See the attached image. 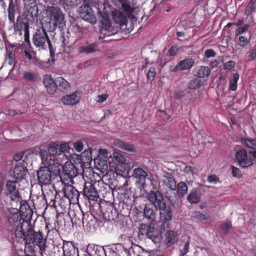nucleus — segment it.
<instances>
[{
	"instance_id": "f257e3e1",
	"label": "nucleus",
	"mask_w": 256,
	"mask_h": 256,
	"mask_svg": "<svg viewBox=\"0 0 256 256\" xmlns=\"http://www.w3.org/2000/svg\"><path fill=\"white\" fill-rule=\"evenodd\" d=\"M33 214V210L28 204H24L20 206V212H10L7 216L10 226L12 228V234L15 237L21 238L24 236V230L23 224L26 222L29 226Z\"/></svg>"
},
{
	"instance_id": "f03ea898",
	"label": "nucleus",
	"mask_w": 256,
	"mask_h": 256,
	"mask_svg": "<svg viewBox=\"0 0 256 256\" xmlns=\"http://www.w3.org/2000/svg\"><path fill=\"white\" fill-rule=\"evenodd\" d=\"M24 228V236L21 238L15 237L17 242L23 240L26 241V244H36L40 248V250L42 251L46 248V239L44 237L42 232H36L34 230L32 226H29L28 224L25 222L23 224Z\"/></svg>"
},
{
	"instance_id": "7ed1b4c3",
	"label": "nucleus",
	"mask_w": 256,
	"mask_h": 256,
	"mask_svg": "<svg viewBox=\"0 0 256 256\" xmlns=\"http://www.w3.org/2000/svg\"><path fill=\"white\" fill-rule=\"evenodd\" d=\"M32 40L34 46L38 48L39 50H46L48 48L50 54H54L51 42L44 26L36 30Z\"/></svg>"
},
{
	"instance_id": "20e7f679",
	"label": "nucleus",
	"mask_w": 256,
	"mask_h": 256,
	"mask_svg": "<svg viewBox=\"0 0 256 256\" xmlns=\"http://www.w3.org/2000/svg\"><path fill=\"white\" fill-rule=\"evenodd\" d=\"M48 152L50 161H52L54 167H58L60 162H58L57 157L62 156L64 157L65 153L68 151L70 146L67 143L59 144L57 142H52L48 146Z\"/></svg>"
},
{
	"instance_id": "39448f33",
	"label": "nucleus",
	"mask_w": 256,
	"mask_h": 256,
	"mask_svg": "<svg viewBox=\"0 0 256 256\" xmlns=\"http://www.w3.org/2000/svg\"><path fill=\"white\" fill-rule=\"evenodd\" d=\"M50 16V21L45 24V26L48 27V31L53 32L57 26L62 24L64 20V16L60 8L54 6H50L48 9Z\"/></svg>"
},
{
	"instance_id": "423d86ee",
	"label": "nucleus",
	"mask_w": 256,
	"mask_h": 256,
	"mask_svg": "<svg viewBox=\"0 0 256 256\" xmlns=\"http://www.w3.org/2000/svg\"><path fill=\"white\" fill-rule=\"evenodd\" d=\"M235 157L238 166L242 168H246L254 164L250 156V152H248L244 148H236Z\"/></svg>"
},
{
	"instance_id": "0eeeda50",
	"label": "nucleus",
	"mask_w": 256,
	"mask_h": 256,
	"mask_svg": "<svg viewBox=\"0 0 256 256\" xmlns=\"http://www.w3.org/2000/svg\"><path fill=\"white\" fill-rule=\"evenodd\" d=\"M140 232L142 235H146L155 244L159 242L162 238L161 232L158 230L147 224H141Z\"/></svg>"
},
{
	"instance_id": "6e6552de",
	"label": "nucleus",
	"mask_w": 256,
	"mask_h": 256,
	"mask_svg": "<svg viewBox=\"0 0 256 256\" xmlns=\"http://www.w3.org/2000/svg\"><path fill=\"white\" fill-rule=\"evenodd\" d=\"M8 12V20L10 22L14 24V30L15 32H21L22 29H24V30L26 26H29V24L28 22H24L22 21H18L16 24H14L16 10L15 5L14 3L13 0H10Z\"/></svg>"
},
{
	"instance_id": "1a4fd4ad",
	"label": "nucleus",
	"mask_w": 256,
	"mask_h": 256,
	"mask_svg": "<svg viewBox=\"0 0 256 256\" xmlns=\"http://www.w3.org/2000/svg\"><path fill=\"white\" fill-rule=\"evenodd\" d=\"M146 196L156 210L164 208L166 203L162 193L159 190H150L146 194Z\"/></svg>"
},
{
	"instance_id": "9d476101",
	"label": "nucleus",
	"mask_w": 256,
	"mask_h": 256,
	"mask_svg": "<svg viewBox=\"0 0 256 256\" xmlns=\"http://www.w3.org/2000/svg\"><path fill=\"white\" fill-rule=\"evenodd\" d=\"M50 166H42L38 170L37 176L40 185H48L51 183L52 172Z\"/></svg>"
},
{
	"instance_id": "9b49d317",
	"label": "nucleus",
	"mask_w": 256,
	"mask_h": 256,
	"mask_svg": "<svg viewBox=\"0 0 256 256\" xmlns=\"http://www.w3.org/2000/svg\"><path fill=\"white\" fill-rule=\"evenodd\" d=\"M80 15L82 18L91 24H94L96 22V17L92 8L84 2L80 8Z\"/></svg>"
},
{
	"instance_id": "f8f14e48",
	"label": "nucleus",
	"mask_w": 256,
	"mask_h": 256,
	"mask_svg": "<svg viewBox=\"0 0 256 256\" xmlns=\"http://www.w3.org/2000/svg\"><path fill=\"white\" fill-rule=\"evenodd\" d=\"M83 195L88 200L98 202L99 196L94 184L90 182H85L83 189Z\"/></svg>"
},
{
	"instance_id": "ddd939ff",
	"label": "nucleus",
	"mask_w": 256,
	"mask_h": 256,
	"mask_svg": "<svg viewBox=\"0 0 256 256\" xmlns=\"http://www.w3.org/2000/svg\"><path fill=\"white\" fill-rule=\"evenodd\" d=\"M102 16L104 20L102 21V27L100 30V38H104L106 36H108L114 34L112 31V28L110 21L108 18V14H104Z\"/></svg>"
},
{
	"instance_id": "4468645a",
	"label": "nucleus",
	"mask_w": 256,
	"mask_h": 256,
	"mask_svg": "<svg viewBox=\"0 0 256 256\" xmlns=\"http://www.w3.org/2000/svg\"><path fill=\"white\" fill-rule=\"evenodd\" d=\"M194 63V61L192 58H185L180 60L176 66H172L170 67V70L174 72L188 70L192 68Z\"/></svg>"
},
{
	"instance_id": "2eb2a0df",
	"label": "nucleus",
	"mask_w": 256,
	"mask_h": 256,
	"mask_svg": "<svg viewBox=\"0 0 256 256\" xmlns=\"http://www.w3.org/2000/svg\"><path fill=\"white\" fill-rule=\"evenodd\" d=\"M96 204L100 208V212L105 218H108L109 220H114L115 218H117L118 212L112 205H106V208H102L99 203L96 202Z\"/></svg>"
},
{
	"instance_id": "dca6fc26",
	"label": "nucleus",
	"mask_w": 256,
	"mask_h": 256,
	"mask_svg": "<svg viewBox=\"0 0 256 256\" xmlns=\"http://www.w3.org/2000/svg\"><path fill=\"white\" fill-rule=\"evenodd\" d=\"M112 15L113 20L120 26L126 25L128 22V18L130 16L125 12L116 8L112 12Z\"/></svg>"
},
{
	"instance_id": "f3484780",
	"label": "nucleus",
	"mask_w": 256,
	"mask_h": 256,
	"mask_svg": "<svg viewBox=\"0 0 256 256\" xmlns=\"http://www.w3.org/2000/svg\"><path fill=\"white\" fill-rule=\"evenodd\" d=\"M28 173V170L24 162H20L15 165L14 168V176L17 180L25 178Z\"/></svg>"
},
{
	"instance_id": "a211bd4d",
	"label": "nucleus",
	"mask_w": 256,
	"mask_h": 256,
	"mask_svg": "<svg viewBox=\"0 0 256 256\" xmlns=\"http://www.w3.org/2000/svg\"><path fill=\"white\" fill-rule=\"evenodd\" d=\"M64 196L69 200L72 204H76L78 202L80 193L74 186H68L64 190Z\"/></svg>"
},
{
	"instance_id": "6ab92c4d",
	"label": "nucleus",
	"mask_w": 256,
	"mask_h": 256,
	"mask_svg": "<svg viewBox=\"0 0 256 256\" xmlns=\"http://www.w3.org/2000/svg\"><path fill=\"white\" fill-rule=\"evenodd\" d=\"M62 168V173L66 176L65 179H72L78 174V168L70 162H66Z\"/></svg>"
},
{
	"instance_id": "aec40b11",
	"label": "nucleus",
	"mask_w": 256,
	"mask_h": 256,
	"mask_svg": "<svg viewBox=\"0 0 256 256\" xmlns=\"http://www.w3.org/2000/svg\"><path fill=\"white\" fill-rule=\"evenodd\" d=\"M16 182L8 180L6 182V188L8 190L7 196H10L11 200H14L20 197L18 190L16 188Z\"/></svg>"
},
{
	"instance_id": "412c9836",
	"label": "nucleus",
	"mask_w": 256,
	"mask_h": 256,
	"mask_svg": "<svg viewBox=\"0 0 256 256\" xmlns=\"http://www.w3.org/2000/svg\"><path fill=\"white\" fill-rule=\"evenodd\" d=\"M4 63L10 66H12L11 70L14 69L17 64L16 54L14 50V46L10 45V47L6 48V56L4 58Z\"/></svg>"
},
{
	"instance_id": "4be33fe9",
	"label": "nucleus",
	"mask_w": 256,
	"mask_h": 256,
	"mask_svg": "<svg viewBox=\"0 0 256 256\" xmlns=\"http://www.w3.org/2000/svg\"><path fill=\"white\" fill-rule=\"evenodd\" d=\"M62 250L64 256H78V249L72 242L64 240Z\"/></svg>"
},
{
	"instance_id": "5701e85b",
	"label": "nucleus",
	"mask_w": 256,
	"mask_h": 256,
	"mask_svg": "<svg viewBox=\"0 0 256 256\" xmlns=\"http://www.w3.org/2000/svg\"><path fill=\"white\" fill-rule=\"evenodd\" d=\"M160 212L161 218L162 225L164 227H168L170 222L172 220L173 214L171 208L170 206L166 207L164 204V208L158 209Z\"/></svg>"
},
{
	"instance_id": "b1692460",
	"label": "nucleus",
	"mask_w": 256,
	"mask_h": 256,
	"mask_svg": "<svg viewBox=\"0 0 256 256\" xmlns=\"http://www.w3.org/2000/svg\"><path fill=\"white\" fill-rule=\"evenodd\" d=\"M42 82L49 94H52L56 92V80H54L50 76L44 75Z\"/></svg>"
},
{
	"instance_id": "393cba45",
	"label": "nucleus",
	"mask_w": 256,
	"mask_h": 256,
	"mask_svg": "<svg viewBox=\"0 0 256 256\" xmlns=\"http://www.w3.org/2000/svg\"><path fill=\"white\" fill-rule=\"evenodd\" d=\"M81 97V93L76 92L72 94L67 95L62 98V102L66 105L73 106L76 104Z\"/></svg>"
},
{
	"instance_id": "a878e982",
	"label": "nucleus",
	"mask_w": 256,
	"mask_h": 256,
	"mask_svg": "<svg viewBox=\"0 0 256 256\" xmlns=\"http://www.w3.org/2000/svg\"><path fill=\"white\" fill-rule=\"evenodd\" d=\"M178 233L173 230H167L164 235V242L167 246H170L178 240Z\"/></svg>"
},
{
	"instance_id": "bb28decb",
	"label": "nucleus",
	"mask_w": 256,
	"mask_h": 256,
	"mask_svg": "<svg viewBox=\"0 0 256 256\" xmlns=\"http://www.w3.org/2000/svg\"><path fill=\"white\" fill-rule=\"evenodd\" d=\"M120 10H122L126 14L130 16L134 12V8L132 6L130 0H118Z\"/></svg>"
},
{
	"instance_id": "cd10ccee",
	"label": "nucleus",
	"mask_w": 256,
	"mask_h": 256,
	"mask_svg": "<svg viewBox=\"0 0 256 256\" xmlns=\"http://www.w3.org/2000/svg\"><path fill=\"white\" fill-rule=\"evenodd\" d=\"M201 194L199 190L194 188L187 196V200L191 204H197L200 201Z\"/></svg>"
},
{
	"instance_id": "c85d7f7f",
	"label": "nucleus",
	"mask_w": 256,
	"mask_h": 256,
	"mask_svg": "<svg viewBox=\"0 0 256 256\" xmlns=\"http://www.w3.org/2000/svg\"><path fill=\"white\" fill-rule=\"evenodd\" d=\"M116 146L122 150L129 152H134L136 151V148L133 144H128L122 140H117L116 142Z\"/></svg>"
},
{
	"instance_id": "c756f323",
	"label": "nucleus",
	"mask_w": 256,
	"mask_h": 256,
	"mask_svg": "<svg viewBox=\"0 0 256 256\" xmlns=\"http://www.w3.org/2000/svg\"><path fill=\"white\" fill-rule=\"evenodd\" d=\"M164 182L168 188L172 190L176 188V182L174 178L172 176H164Z\"/></svg>"
},
{
	"instance_id": "7c9ffc66",
	"label": "nucleus",
	"mask_w": 256,
	"mask_h": 256,
	"mask_svg": "<svg viewBox=\"0 0 256 256\" xmlns=\"http://www.w3.org/2000/svg\"><path fill=\"white\" fill-rule=\"evenodd\" d=\"M56 88L62 91L70 88L69 83L62 77H58L56 79Z\"/></svg>"
},
{
	"instance_id": "2f4dec72",
	"label": "nucleus",
	"mask_w": 256,
	"mask_h": 256,
	"mask_svg": "<svg viewBox=\"0 0 256 256\" xmlns=\"http://www.w3.org/2000/svg\"><path fill=\"white\" fill-rule=\"evenodd\" d=\"M177 194L179 198L184 197L188 192V186L184 182H180L176 186Z\"/></svg>"
},
{
	"instance_id": "473e14b6",
	"label": "nucleus",
	"mask_w": 256,
	"mask_h": 256,
	"mask_svg": "<svg viewBox=\"0 0 256 256\" xmlns=\"http://www.w3.org/2000/svg\"><path fill=\"white\" fill-rule=\"evenodd\" d=\"M240 141L246 146L252 149H256V138L242 137L240 138Z\"/></svg>"
},
{
	"instance_id": "72a5a7b5",
	"label": "nucleus",
	"mask_w": 256,
	"mask_h": 256,
	"mask_svg": "<svg viewBox=\"0 0 256 256\" xmlns=\"http://www.w3.org/2000/svg\"><path fill=\"white\" fill-rule=\"evenodd\" d=\"M26 10L28 16H30L32 18H37L38 14V6L36 3H32L31 6H30L28 7L27 6Z\"/></svg>"
},
{
	"instance_id": "f704fd0d",
	"label": "nucleus",
	"mask_w": 256,
	"mask_h": 256,
	"mask_svg": "<svg viewBox=\"0 0 256 256\" xmlns=\"http://www.w3.org/2000/svg\"><path fill=\"white\" fill-rule=\"evenodd\" d=\"M196 76L199 78L207 77L210 73V70L208 66H200L196 70Z\"/></svg>"
},
{
	"instance_id": "c9c22d12",
	"label": "nucleus",
	"mask_w": 256,
	"mask_h": 256,
	"mask_svg": "<svg viewBox=\"0 0 256 256\" xmlns=\"http://www.w3.org/2000/svg\"><path fill=\"white\" fill-rule=\"evenodd\" d=\"M94 163L96 168L101 172L106 170L108 169V166L107 162L105 160L96 158L94 160Z\"/></svg>"
},
{
	"instance_id": "e433bc0d",
	"label": "nucleus",
	"mask_w": 256,
	"mask_h": 256,
	"mask_svg": "<svg viewBox=\"0 0 256 256\" xmlns=\"http://www.w3.org/2000/svg\"><path fill=\"white\" fill-rule=\"evenodd\" d=\"M144 214L146 218L149 220L150 222H153L156 218V213L154 210L144 205Z\"/></svg>"
},
{
	"instance_id": "4c0bfd02",
	"label": "nucleus",
	"mask_w": 256,
	"mask_h": 256,
	"mask_svg": "<svg viewBox=\"0 0 256 256\" xmlns=\"http://www.w3.org/2000/svg\"><path fill=\"white\" fill-rule=\"evenodd\" d=\"M97 44L96 43H92L90 44L82 46L79 48L80 52H86L88 54L92 53L96 50Z\"/></svg>"
},
{
	"instance_id": "58836bf2",
	"label": "nucleus",
	"mask_w": 256,
	"mask_h": 256,
	"mask_svg": "<svg viewBox=\"0 0 256 256\" xmlns=\"http://www.w3.org/2000/svg\"><path fill=\"white\" fill-rule=\"evenodd\" d=\"M134 175L136 178L139 180V182L145 180L148 176L147 173L141 168H136L134 170Z\"/></svg>"
},
{
	"instance_id": "ea45409f",
	"label": "nucleus",
	"mask_w": 256,
	"mask_h": 256,
	"mask_svg": "<svg viewBox=\"0 0 256 256\" xmlns=\"http://www.w3.org/2000/svg\"><path fill=\"white\" fill-rule=\"evenodd\" d=\"M256 0H250L246 6L244 14L246 16H250L256 10Z\"/></svg>"
},
{
	"instance_id": "a19ab883",
	"label": "nucleus",
	"mask_w": 256,
	"mask_h": 256,
	"mask_svg": "<svg viewBox=\"0 0 256 256\" xmlns=\"http://www.w3.org/2000/svg\"><path fill=\"white\" fill-rule=\"evenodd\" d=\"M239 79V75L236 72L233 74L232 78L230 80L229 88L232 91H235L238 87V82Z\"/></svg>"
},
{
	"instance_id": "79ce46f5",
	"label": "nucleus",
	"mask_w": 256,
	"mask_h": 256,
	"mask_svg": "<svg viewBox=\"0 0 256 256\" xmlns=\"http://www.w3.org/2000/svg\"><path fill=\"white\" fill-rule=\"evenodd\" d=\"M22 76L24 80L31 82H35L38 80V76L32 72L26 71L24 72Z\"/></svg>"
},
{
	"instance_id": "37998d69",
	"label": "nucleus",
	"mask_w": 256,
	"mask_h": 256,
	"mask_svg": "<svg viewBox=\"0 0 256 256\" xmlns=\"http://www.w3.org/2000/svg\"><path fill=\"white\" fill-rule=\"evenodd\" d=\"M200 85V81L197 78H194L188 82L187 90H196L198 88Z\"/></svg>"
},
{
	"instance_id": "c03bdc74",
	"label": "nucleus",
	"mask_w": 256,
	"mask_h": 256,
	"mask_svg": "<svg viewBox=\"0 0 256 256\" xmlns=\"http://www.w3.org/2000/svg\"><path fill=\"white\" fill-rule=\"evenodd\" d=\"M39 154L42 160L47 162L48 166H52L53 165V163L52 161H50V156L48 152V150L46 151L44 150H40Z\"/></svg>"
},
{
	"instance_id": "a18cd8bd",
	"label": "nucleus",
	"mask_w": 256,
	"mask_h": 256,
	"mask_svg": "<svg viewBox=\"0 0 256 256\" xmlns=\"http://www.w3.org/2000/svg\"><path fill=\"white\" fill-rule=\"evenodd\" d=\"M46 194L47 196L45 194H43V196H40L41 199L44 198L46 202H48L50 200V204H52V206L54 205L55 204V195L53 194L51 191L46 192Z\"/></svg>"
},
{
	"instance_id": "49530a36",
	"label": "nucleus",
	"mask_w": 256,
	"mask_h": 256,
	"mask_svg": "<svg viewBox=\"0 0 256 256\" xmlns=\"http://www.w3.org/2000/svg\"><path fill=\"white\" fill-rule=\"evenodd\" d=\"M190 91L186 89L182 91H174V97L176 100H178L184 98L186 94H190Z\"/></svg>"
},
{
	"instance_id": "de8ad7c7",
	"label": "nucleus",
	"mask_w": 256,
	"mask_h": 256,
	"mask_svg": "<svg viewBox=\"0 0 256 256\" xmlns=\"http://www.w3.org/2000/svg\"><path fill=\"white\" fill-rule=\"evenodd\" d=\"M232 226V222L230 220H226L220 225V228L223 231V233L224 234H228L229 232V230Z\"/></svg>"
},
{
	"instance_id": "09e8293b",
	"label": "nucleus",
	"mask_w": 256,
	"mask_h": 256,
	"mask_svg": "<svg viewBox=\"0 0 256 256\" xmlns=\"http://www.w3.org/2000/svg\"><path fill=\"white\" fill-rule=\"evenodd\" d=\"M179 50V47L176 44L172 45L166 54L167 56H176Z\"/></svg>"
},
{
	"instance_id": "8fccbe9b",
	"label": "nucleus",
	"mask_w": 256,
	"mask_h": 256,
	"mask_svg": "<svg viewBox=\"0 0 256 256\" xmlns=\"http://www.w3.org/2000/svg\"><path fill=\"white\" fill-rule=\"evenodd\" d=\"M156 68L153 66L150 67L149 68L146 75L148 80L152 82L154 80V77L156 76Z\"/></svg>"
},
{
	"instance_id": "3c124183",
	"label": "nucleus",
	"mask_w": 256,
	"mask_h": 256,
	"mask_svg": "<svg viewBox=\"0 0 256 256\" xmlns=\"http://www.w3.org/2000/svg\"><path fill=\"white\" fill-rule=\"evenodd\" d=\"M231 168L232 175L234 177L240 178L242 176V172L238 168L234 166H232Z\"/></svg>"
},
{
	"instance_id": "603ef678",
	"label": "nucleus",
	"mask_w": 256,
	"mask_h": 256,
	"mask_svg": "<svg viewBox=\"0 0 256 256\" xmlns=\"http://www.w3.org/2000/svg\"><path fill=\"white\" fill-rule=\"evenodd\" d=\"M250 42V40H248L244 36H240L238 38V45L242 47L246 46Z\"/></svg>"
},
{
	"instance_id": "864d4df0",
	"label": "nucleus",
	"mask_w": 256,
	"mask_h": 256,
	"mask_svg": "<svg viewBox=\"0 0 256 256\" xmlns=\"http://www.w3.org/2000/svg\"><path fill=\"white\" fill-rule=\"evenodd\" d=\"M207 181L211 184H217L220 182V178L216 174H211L208 176Z\"/></svg>"
},
{
	"instance_id": "5fc2aeb1",
	"label": "nucleus",
	"mask_w": 256,
	"mask_h": 256,
	"mask_svg": "<svg viewBox=\"0 0 256 256\" xmlns=\"http://www.w3.org/2000/svg\"><path fill=\"white\" fill-rule=\"evenodd\" d=\"M82 159L84 157H86V159L88 160H90V163L92 161V148H88V150H85L82 153Z\"/></svg>"
},
{
	"instance_id": "6e6d98bb",
	"label": "nucleus",
	"mask_w": 256,
	"mask_h": 256,
	"mask_svg": "<svg viewBox=\"0 0 256 256\" xmlns=\"http://www.w3.org/2000/svg\"><path fill=\"white\" fill-rule=\"evenodd\" d=\"M114 158L115 160L118 161L120 164H123L126 162L125 158L122 156L118 152H114Z\"/></svg>"
},
{
	"instance_id": "4d7b16f0",
	"label": "nucleus",
	"mask_w": 256,
	"mask_h": 256,
	"mask_svg": "<svg viewBox=\"0 0 256 256\" xmlns=\"http://www.w3.org/2000/svg\"><path fill=\"white\" fill-rule=\"evenodd\" d=\"M74 148L78 152H80L84 148V144L82 141L78 140L74 143Z\"/></svg>"
},
{
	"instance_id": "13d9d810",
	"label": "nucleus",
	"mask_w": 256,
	"mask_h": 256,
	"mask_svg": "<svg viewBox=\"0 0 256 256\" xmlns=\"http://www.w3.org/2000/svg\"><path fill=\"white\" fill-rule=\"evenodd\" d=\"M24 42L26 43L30 44V32H29V26H26V28L24 30Z\"/></svg>"
},
{
	"instance_id": "bf43d9fd",
	"label": "nucleus",
	"mask_w": 256,
	"mask_h": 256,
	"mask_svg": "<svg viewBox=\"0 0 256 256\" xmlns=\"http://www.w3.org/2000/svg\"><path fill=\"white\" fill-rule=\"evenodd\" d=\"M235 64L236 63L234 62L232 60H230L224 64V69L230 70L234 66Z\"/></svg>"
},
{
	"instance_id": "052dcab7",
	"label": "nucleus",
	"mask_w": 256,
	"mask_h": 256,
	"mask_svg": "<svg viewBox=\"0 0 256 256\" xmlns=\"http://www.w3.org/2000/svg\"><path fill=\"white\" fill-rule=\"evenodd\" d=\"M216 54V52L212 49L207 50L204 52V55L207 58L214 57Z\"/></svg>"
},
{
	"instance_id": "680f3d73",
	"label": "nucleus",
	"mask_w": 256,
	"mask_h": 256,
	"mask_svg": "<svg viewBox=\"0 0 256 256\" xmlns=\"http://www.w3.org/2000/svg\"><path fill=\"white\" fill-rule=\"evenodd\" d=\"M195 216L200 220H207L208 219V217L206 216L200 212H197L195 213Z\"/></svg>"
},
{
	"instance_id": "e2e57ef3",
	"label": "nucleus",
	"mask_w": 256,
	"mask_h": 256,
	"mask_svg": "<svg viewBox=\"0 0 256 256\" xmlns=\"http://www.w3.org/2000/svg\"><path fill=\"white\" fill-rule=\"evenodd\" d=\"M108 97V95L107 94H103L102 95H98V100H96V102L98 103H102L104 101H106L107 98Z\"/></svg>"
},
{
	"instance_id": "0e129e2a",
	"label": "nucleus",
	"mask_w": 256,
	"mask_h": 256,
	"mask_svg": "<svg viewBox=\"0 0 256 256\" xmlns=\"http://www.w3.org/2000/svg\"><path fill=\"white\" fill-rule=\"evenodd\" d=\"M249 60H254L256 59V49H252L248 52Z\"/></svg>"
},
{
	"instance_id": "69168bd1",
	"label": "nucleus",
	"mask_w": 256,
	"mask_h": 256,
	"mask_svg": "<svg viewBox=\"0 0 256 256\" xmlns=\"http://www.w3.org/2000/svg\"><path fill=\"white\" fill-rule=\"evenodd\" d=\"M82 216V223L84 224V220L86 222H88L90 220V214L89 213H84L82 211L79 214Z\"/></svg>"
},
{
	"instance_id": "338daca9",
	"label": "nucleus",
	"mask_w": 256,
	"mask_h": 256,
	"mask_svg": "<svg viewBox=\"0 0 256 256\" xmlns=\"http://www.w3.org/2000/svg\"><path fill=\"white\" fill-rule=\"evenodd\" d=\"M189 250V242H187L182 250H180V256H184L186 255L188 252Z\"/></svg>"
},
{
	"instance_id": "774afa93",
	"label": "nucleus",
	"mask_w": 256,
	"mask_h": 256,
	"mask_svg": "<svg viewBox=\"0 0 256 256\" xmlns=\"http://www.w3.org/2000/svg\"><path fill=\"white\" fill-rule=\"evenodd\" d=\"M24 155V152H19L14 156V160L18 162L20 160L23 158Z\"/></svg>"
}]
</instances>
